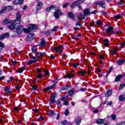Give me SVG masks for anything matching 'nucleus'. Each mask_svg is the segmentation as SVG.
I'll list each match as a JSON object with an SVG mask.
<instances>
[{
  "label": "nucleus",
  "instance_id": "f257e3e1",
  "mask_svg": "<svg viewBox=\"0 0 125 125\" xmlns=\"http://www.w3.org/2000/svg\"><path fill=\"white\" fill-rule=\"evenodd\" d=\"M16 32L17 34H19V35H21L22 34V32H23L24 33H29L30 32H32L33 30H37L38 29V26L35 24H30L29 25V26L28 28H24L22 25L20 26H17V28H16Z\"/></svg>",
  "mask_w": 125,
  "mask_h": 125
},
{
  "label": "nucleus",
  "instance_id": "f03ea898",
  "mask_svg": "<svg viewBox=\"0 0 125 125\" xmlns=\"http://www.w3.org/2000/svg\"><path fill=\"white\" fill-rule=\"evenodd\" d=\"M94 4H95V5H101V7L103 8H105L106 7L105 0H103V1H96L94 2Z\"/></svg>",
  "mask_w": 125,
  "mask_h": 125
},
{
  "label": "nucleus",
  "instance_id": "7ed1b4c3",
  "mask_svg": "<svg viewBox=\"0 0 125 125\" xmlns=\"http://www.w3.org/2000/svg\"><path fill=\"white\" fill-rule=\"evenodd\" d=\"M13 21L14 22H10V24H11L8 26V28L9 29H10V30H13V29H16V28H17V25H16V24H20V23H18L17 21Z\"/></svg>",
  "mask_w": 125,
  "mask_h": 125
},
{
  "label": "nucleus",
  "instance_id": "20e7f679",
  "mask_svg": "<svg viewBox=\"0 0 125 125\" xmlns=\"http://www.w3.org/2000/svg\"><path fill=\"white\" fill-rule=\"evenodd\" d=\"M13 7L11 6H8L6 7H4L2 10L0 11V13L2 14V13H4L5 11H9L13 9Z\"/></svg>",
  "mask_w": 125,
  "mask_h": 125
},
{
  "label": "nucleus",
  "instance_id": "39448f33",
  "mask_svg": "<svg viewBox=\"0 0 125 125\" xmlns=\"http://www.w3.org/2000/svg\"><path fill=\"white\" fill-rule=\"evenodd\" d=\"M34 38H35V34L33 33H30L26 37V41H27V42H32L34 39Z\"/></svg>",
  "mask_w": 125,
  "mask_h": 125
},
{
  "label": "nucleus",
  "instance_id": "423d86ee",
  "mask_svg": "<svg viewBox=\"0 0 125 125\" xmlns=\"http://www.w3.org/2000/svg\"><path fill=\"white\" fill-rule=\"evenodd\" d=\"M60 15H62V12H61V11L59 10H56L55 12L54 13V16L55 18H56V19H58Z\"/></svg>",
  "mask_w": 125,
  "mask_h": 125
},
{
  "label": "nucleus",
  "instance_id": "0eeeda50",
  "mask_svg": "<svg viewBox=\"0 0 125 125\" xmlns=\"http://www.w3.org/2000/svg\"><path fill=\"white\" fill-rule=\"evenodd\" d=\"M9 37V33H6L5 34H3L0 35V41H2L4 39H6V38H8Z\"/></svg>",
  "mask_w": 125,
  "mask_h": 125
},
{
  "label": "nucleus",
  "instance_id": "6e6552de",
  "mask_svg": "<svg viewBox=\"0 0 125 125\" xmlns=\"http://www.w3.org/2000/svg\"><path fill=\"white\" fill-rule=\"evenodd\" d=\"M114 27L112 26H109L106 30L107 34H115V32L113 31Z\"/></svg>",
  "mask_w": 125,
  "mask_h": 125
},
{
  "label": "nucleus",
  "instance_id": "1a4fd4ad",
  "mask_svg": "<svg viewBox=\"0 0 125 125\" xmlns=\"http://www.w3.org/2000/svg\"><path fill=\"white\" fill-rule=\"evenodd\" d=\"M21 20V14L18 12L17 13V19L15 21H17L18 24H20V21Z\"/></svg>",
  "mask_w": 125,
  "mask_h": 125
},
{
  "label": "nucleus",
  "instance_id": "9d476101",
  "mask_svg": "<svg viewBox=\"0 0 125 125\" xmlns=\"http://www.w3.org/2000/svg\"><path fill=\"white\" fill-rule=\"evenodd\" d=\"M43 6V4L42 3V2L39 1L38 2L37 5V11H40V9H42V6Z\"/></svg>",
  "mask_w": 125,
  "mask_h": 125
},
{
  "label": "nucleus",
  "instance_id": "9b49d317",
  "mask_svg": "<svg viewBox=\"0 0 125 125\" xmlns=\"http://www.w3.org/2000/svg\"><path fill=\"white\" fill-rule=\"evenodd\" d=\"M63 47V45H61L58 47H55L54 49L56 50V52H59V53H61L62 52L63 50H62V48Z\"/></svg>",
  "mask_w": 125,
  "mask_h": 125
},
{
  "label": "nucleus",
  "instance_id": "f8f14e48",
  "mask_svg": "<svg viewBox=\"0 0 125 125\" xmlns=\"http://www.w3.org/2000/svg\"><path fill=\"white\" fill-rule=\"evenodd\" d=\"M40 46H42V47H45V46H46V43L45 42V40H44V39L42 38L41 39V42L40 44H39Z\"/></svg>",
  "mask_w": 125,
  "mask_h": 125
},
{
  "label": "nucleus",
  "instance_id": "ddd939ff",
  "mask_svg": "<svg viewBox=\"0 0 125 125\" xmlns=\"http://www.w3.org/2000/svg\"><path fill=\"white\" fill-rule=\"evenodd\" d=\"M12 22H14V23H15V22L13 20L9 21V20H8V19H5L3 21V25L10 24V23H12Z\"/></svg>",
  "mask_w": 125,
  "mask_h": 125
},
{
  "label": "nucleus",
  "instance_id": "4468645a",
  "mask_svg": "<svg viewBox=\"0 0 125 125\" xmlns=\"http://www.w3.org/2000/svg\"><path fill=\"white\" fill-rule=\"evenodd\" d=\"M23 2H24V0H18V2L17 0H14L13 3V4H22Z\"/></svg>",
  "mask_w": 125,
  "mask_h": 125
},
{
  "label": "nucleus",
  "instance_id": "2eb2a0df",
  "mask_svg": "<svg viewBox=\"0 0 125 125\" xmlns=\"http://www.w3.org/2000/svg\"><path fill=\"white\" fill-rule=\"evenodd\" d=\"M83 14L84 16H88V15H90L89 9H85L83 11Z\"/></svg>",
  "mask_w": 125,
  "mask_h": 125
},
{
  "label": "nucleus",
  "instance_id": "dca6fc26",
  "mask_svg": "<svg viewBox=\"0 0 125 125\" xmlns=\"http://www.w3.org/2000/svg\"><path fill=\"white\" fill-rule=\"evenodd\" d=\"M124 62H125V59H122L121 60H119V61L117 62V65H118V66H121V65L123 64Z\"/></svg>",
  "mask_w": 125,
  "mask_h": 125
},
{
  "label": "nucleus",
  "instance_id": "f3484780",
  "mask_svg": "<svg viewBox=\"0 0 125 125\" xmlns=\"http://www.w3.org/2000/svg\"><path fill=\"white\" fill-rule=\"evenodd\" d=\"M112 92L113 91L111 89H109L108 90H107L105 95V97H109V96H111V95L112 94Z\"/></svg>",
  "mask_w": 125,
  "mask_h": 125
},
{
  "label": "nucleus",
  "instance_id": "a211bd4d",
  "mask_svg": "<svg viewBox=\"0 0 125 125\" xmlns=\"http://www.w3.org/2000/svg\"><path fill=\"white\" fill-rule=\"evenodd\" d=\"M75 76V74L74 73H72V72H71L70 73L68 74H66L65 76L64 77V78H68V79H72L73 77Z\"/></svg>",
  "mask_w": 125,
  "mask_h": 125
},
{
  "label": "nucleus",
  "instance_id": "6ab92c4d",
  "mask_svg": "<svg viewBox=\"0 0 125 125\" xmlns=\"http://www.w3.org/2000/svg\"><path fill=\"white\" fill-rule=\"evenodd\" d=\"M123 78V75H119L117 76V77L115 78L114 81L116 83H118V82H120L121 81V79Z\"/></svg>",
  "mask_w": 125,
  "mask_h": 125
},
{
  "label": "nucleus",
  "instance_id": "aec40b11",
  "mask_svg": "<svg viewBox=\"0 0 125 125\" xmlns=\"http://www.w3.org/2000/svg\"><path fill=\"white\" fill-rule=\"evenodd\" d=\"M67 15L69 18H70V19L73 20V19H75V15L74 14V13H73V12L68 13Z\"/></svg>",
  "mask_w": 125,
  "mask_h": 125
},
{
  "label": "nucleus",
  "instance_id": "412c9836",
  "mask_svg": "<svg viewBox=\"0 0 125 125\" xmlns=\"http://www.w3.org/2000/svg\"><path fill=\"white\" fill-rule=\"evenodd\" d=\"M103 43L104 45V46H108V45H109V40H108V39H106L104 40Z\"/></svg>",
  "mask_w": 125,
  "mask_h": 125
},
{
  "label": "nucleus",
  "instance_id": "4be33fe9",
  "mask_svg": "<svg viewBox=\"0 0 125 125\" xmlns=\"http://www.w3.org/2000/svg\"><path fill=\"white\" fill-rule=\"evenodd\" d=\"M54 8H55V5H52L50 7H48L45 9L46 12H49L50 10L53 9Z\"/></svg>",
  "mask_w": 125,
  "mask_h": 125
},
{
  "label": "nucleus",
  "instance_id": "5701e85b",
  "mask_svg": "<svg viewBox=\"0 0 125 125\" xmlns=\"http://www.w3.org/2000/svg\"><path fill=\"white\" fill-rule=\"evenodd\" d=\"M62 125H72V123L68 122L66 120H64L62 122Z\"/></svg>",
  "mask_w": 125,
  "mask_h": 125
},
{
  "label": "nucleus",
  "instance_id": "b1692460",
  "mask_svg": "<svg viewBox=\"0 0 125 125\" xmlns=\"http://www.w3.org/2000/svg\"><path fill=\"white\" fill-rule=\"evenodd\" d=\"M56 84L54 83L53 85L50 86L49 87H47L45 89L44 91H47V90H50V89H53L55 87V85Z\"/></svg>",
  "mask_w": 125,
  "mask_h": 125
},
{
  "label": "nucleus",
  "instance_id": "393cba45",
  "mask_svg": "<svg viewBox=\"0 0 125 125\" xmlns=\"http://www.w3.org/2000/svg\"><path fill=\"white\" fill-rule=\"evenodd\" d=\"M96 123L98 125H101V124H104V119H100L96 121Z\"/></svg>",
  "mask_w": 125,
  "mask_h": 125
},
{
  "label": "nucleus",
  "instance_id": "a878e982",
  "mask_svg": "<svg viewBox=\"0 0 125 125\" xmlns=\"http://www.w3.org/2000/svg\"><path fill=\"white\" fill-rule=\"evenodd\" d=\"M44 55V53L42 52H39L37 54H36V56H37V57H38V58H42L43 57Z\"/></svg>",
  "mask_w": 125,
  "mask_h": 125
},
{
  "label": "nucleus",
  "instance_id": "bb28decb",
  "mask_svg": "<svg viewBox=\"0 0 125 125\" xmlns=\"http://www.w3.org/2000/svg\"><path fill=\"white\" fill-rule=\"evenodd\" d=\"M75 122L77 125H80V124H81V122H82V118L81 117H78L76 119Z\"/></svg>",
  "mask_w": 125,
  "mask_h": 125
},
{
  "label": "nucleus",
  "instance_id": "cd10ccee",
  "mask_svg": "<svg viewBox=\"0 0 125 125\" xmlns=\"http://www.w3.org/2000/svg\"><path fill=\"white\" fill-rule=\"evenodd\" d=\"M37 50H38V48L36 46H34L31 48V51L33 53H35V52H37Z\"/></svg>",
  "mask_w": 125,
  "mask_h": 125
},
{
  "label": "nucleus",
  "instance_id": "c85d7f7f",
  "mask_svg": "<svg viewBox=\"0 0 125 125\" xmlns=\"http://www.w3.org/2000/svg\"><path fill=\"white\" fill-rule=\"evenodd\" d=\"M50 116V117H54V116H55L56 115V113H55V112L52 110H50L49 111Z\"/></svg>",
  "mask_w": 125,
  "mask_h": 125
},
{
  "label": "nucleus",
  "instance_id": "c756f323",
  "mask_svg": "<svg viewBox=\"0 0 125 125\" xmlns=\"http://www.w3.org/2000/svg\"><path fill=\"white\" fill-rule=\"evenodd\" d=\"M79 65H80V63H79V62H77L76 63H73V64H71V65L69 64V66H70L71 67L73 66V67L75 69H76V68H77L78 67V66H79Z\"/></svg>",
  "mask_w": 125,
  "mask_h": 125
},
{
  "label": "nucleus",
  "instance_id": "7c9ffc66",
  "mask_svg": "<svg viewBox=\"0 0 125 125\" xmlns=\"http://www.w3.org/2000/svg\"><path fill=\"white\" fill-rule=\"evenodd\" d=\"M78 5V2L77 1H74L72 5H71V8H74Z\"/></svg>",
  "mask_w": 125,
  "mask_h": 125
},
{
  "label": "nucleus",
  "instance_id": "2f4dec72",
  "mask_svg": "<svg viewBox=\"0 0 125 125\" xmlns=\"http://www.w3.org/2000/svg\"><path fill=\"white\" fill-rule=\"evenodd\" d=\"M38 60H30L27 62V65H31V64H33V63H36Z\"/></svg>",
  "mask_w": 125,
  "mask_h": 125
},
{
  "label": "nucleus",
  "instance_id": "473e14b6",
  "mask_svg": "<svg viewBox=\"0 0 125 125\" xmlns=\"http://www.w3.org/2000/svg\"><path fill=\"white\" fill-rule=\"evenodd\" d=\"M25 66L20 68L18 70V72L20 73H22V72L25 70Z\"/></svg>",
  "mask_w": 125,
  "mask_h": 125
},
{
  "label": "nucleus",
  "instance_id": "72a5a7b5",
  "mask_svg": "<svg viewBox=\"0 0 125 125\" xmlns=\"http://www.w3.org/2000/svg\"><path fill=\"white\" fill-rule=\"evenodd\" d=\"M4 48V44L0 42V51H1Z\"/></svg>",
  "mask_w": 125,
  "mask_h": 125
},
{
  "label": "nucleus",
  "instance_id": "f704fd0d",
  "mask_svg": "<svg viewBox=\"0 0 125 125\" xmlns=\"http://www.w3.org/2000/svg\"><path fill=\"white\" fill-rule=\"evenodd\" d=\"M4 48V44L0 42V51H1Z\"/></svg>",
  "mask_w": 125,
  "mask_h": 125
},
{
  "label": "nucleus",
  "instance_id": "c9c22d12",
  "mask_svg": "<svg viewBox=\"0 0 125 125\" xmlns=\"http://www.w3.org/2000/svg\"><path fill=\"white\" fill-rule=\"evenodd\" d=\"M5 92L6 94H8V93H10V88L5 87Z\"/></svg>",
  "mask_w": 125,
  "mask_h": 125
},
{
  "label": "nucleus",
  "instance_id": "e433bc0d",
  "mask_svg": "<svg viewBox=\"0 0 125 125\" xmlns=\"http://www.w3.org/2000/svg\"><path fill=\"white\" fill-rule=\"evenodd\" d=\"M113 69H114V68L112 67H110L109 68V69L107 72V74L106 75V78L108 77V76H109V75L110 74V73H111L112 72V71H113Z\"/></svg>",
  "mask_w": 125,
  "mask_h": 125
},
{
  "label": "nucleus",
  "instance_id": "4c0bfd02",
  "mask_svg": "<svg viewBox=\"0 0 125 125\" xmlns=\"http://www.w3.org/2000/svg\"><path fill=\"white\" fill-rule=\"evenodd\" d=\"M119 99H120V100H121V101H125V95L120 96V97H119Z\"/></svg>",
  "mask_w": 125,
  "mask_h": 125
},
{
  "label": "nucleus",
  "instance_id": "58836bf2",
  "mask_svg": "<svg viewBox=\"0 0 125 125\" xmlns=\"http://www.w3.org/2000/svg\"><path fill=\"white\" fill-rule=\"evenodd\" d=\"M125 83H121L120 85V87H119V90H122V89H123V88H124V87H125Z\"/></svg>",
  "mask_w": 125,
  "mask_h": 125
},
{
  "label": "nucleus",
  "instance_id": "ea45409f",
  "mask_svg": "<svg viewBox=\"0 0 125 125\" xmlns=\"http://www.w3.org/2000/svg\"><path fill=\"white\" fill-rule=\"evenodd\" d=\"M77 4H82L84 2V0H77Z\"/></svg>",
  "mask_w": 125,
  "mask_h": 125
},
{
  "label": "nucleus",
  "instance_id": "a19ab883",
  "mask_svg": "<svg viewBox=\"0 0 125 125\" xmlns=\"http://www.w3.org/2000/svg\"><path fill=\"white\" fill-rule=\"evenodd\" d=\"M123 4H124V0H120V1L117 3V5H118V6L123 5Z\"/></svg>",
  "mask_w": 125,
  "mask_h": 125
},
{
  "label": "nucleus",
  "instance_id": "79ce46f5",
  "mask_svg": "<svg viewBox=\"0 0 125 125\" xmlns=\"http://www.w3.org/2000/svg\"><path fill=\"white\" fill-rule=\"evenodd\" d=\"M55 102H56V101H55V99H54V98H52L50 100V105H51V104H53V103H55Z\"/></svg>",
  "mask_w": 125,
  "mask_h": 125
},
{
  "label": "nucleus",
  "instance_id": "37998d69",
  "mask_svg": "<svg viewBox=\"0 0 125 125\" xmlns=\"http://www.w3.org/2000/svg\"><path fill=\"white\" fill-rule=\"evenodd\" d=\"M84 16L83 15H81L78 16V20H82L83 19Z\"/></svg>",
  "mask_w": 125,
  "mask_h": 125
},
{
  "label": "nucleus",
  "instance_id": "c03bdc74",
  "mask_svg": "<svg viewBox=\"0 0 125 125\" xmlns=\"http://www.w3.org/2000/svg\"><path fill=\"white\" fill-rule=\"evenodd\" d=\"M78 73L80 74V75H84V74H85V73H86V71L85 70H82L81 71H79Z\"/></svg>",
  "mask_w": 125,
  "mask_h": 125
},
{
  "label": "nucleus",
  "instance_id": "a18cd8bd",
  "mask_svg": "<svg viewBox=\"0 0 125 125\" xmlns=\"http://www.w3.org/2000/svg\"><path fill=\"white\" fill-rule=\"evenodd\" d=\"M73 94H74V91L73 90V89H72L68 92V94L69 95V96H72V95H73Z\"/></svg>",
  "mask_w": 125,
  "mask_h": 125
},
{
  "label": "nucleus",
  "instance_id": "49530a36",
  "mask_svg": "<svg viewBox=\"0 0 125 125\" xmlns=\"http://www.w3.org/2000/svg\"><path fill=\"white\" fill-rule=\"evenodd\" d=\"M97 25H98L99 26H101L102 25V22L100 20H98L96 22Z\"/></svg>",
  "mask_w": 125,
  "mask_h": 125
},
{
  "label": "nucleus",
  "instance_id": "de8ad7c7",
  "mask_svg": "<svg viewBox=\"0 0 125 125\" xmlns=\"http://www.w3.org/2000/svg\"><path fill=\"white\" fill-rule=\"evenodd\" d=\"M55 97H56V94L53 93L52 95L50 97V99H51L52 98L55 99Z\"/></svg>",
  "mask_w": 125,
  "mask_h": 125
},
{
  "label": "nucleus",
  "instance_id": "09e8293b",
  "mask_svg": "<svg viewBox=\"0 0 125 125\" xmlns=\"http://www.w3.org/2000/svg\"><path fill=\"white\" fill-rule=\"evenodd\" d=\"M117 51H118V48H116L115 49H114L113 51L112 54L113 55H116V52H117Z\"/></svg>",
  "mask_w": 125,
  "mask_h": 125
},
{
  "label": "nucleus",
  "instance_id": "8fccbe9b",
  "mask_svg": "<svg viewBox=\"0 0 125 125\" xmlns=\"http://www.w3.org/2000/svg\"><path fill=\"white\" fill-rule=\"evenodd\" d=\"M43 76L42 74H38V75L37 76V78L38 79H42V78H43Z\"/></svg>",
  "mask_w": 125,
  "mask_h": 125
},
{
  "label": "nucleus",
  "instance_id": "3c124183",
  "mask_svg": "<svg viewBox=\"0 0 125 125\" xmlns=\"http://www.w3.org/2000/svg\"><path fill=\"white\" fill-rule=\"evenodd\" d=\"M58 30V26H55L53 28H52V32H54Z\"/></svg>",
  "mask_w": 125,
  "mask_h": 125
},
{
  "label": "nucleus",
  "instance_id": "603ef678",
  "mask_svg": "<svg viewBox=\"0 0 125 125\" xmlns=\"http://www.w3.org/2000/svg\"><path fill=\"white\" fill-rule=\"evenodd\" d=\"M68 98L67 99V100L65 101L63 103V105L68 106L69 103L68 102Z\"/></svg>",
  "mask_w": 125,
  "mask_h": 125
},
{
  "label": "nucleus",
  "instance_id": "864d4df0",
  "mask_svg": "<svg viewBox=\"0 0 125 125\" xmlns=\"http://www.w3.org/2000/svg\"><path fill=\"white\" fill-rule=\"evenodd\" d=\"M76 26H79V27H81V26H82V23L80 22V21H78L76 22Z\"/></svg>",
  "mask_w": 125,
  "mask_h": 125
},
{
  "label": "nucleus",
  "instance_id": "5fc2aeb1",
  "mask_svg": "<svg viewBox=\"0 0 125 125\" xmlns=\"http://www.w3.org/2000/svg\"><path fill=\"white\" fill-rule=\"evenodd\" d=\"M32 88L34 90H37L38 89V86L36 84H35L32 86Z\"/></svg>",
  "mask_w": 125,
  "mask_h": 125
},
{
  "label": "nucleus",
  "instance_id": "6e6d98bb",
  "mask_svg": "<svg viewBox=\"0 0 125 125\" xmlns=\"http://www.w3.org/2000/svg\"><path fill=\"white\" fill-rule=\"evenodd\" d=\"M68 114H69V110L67 109L64 112V115H65V116H68Z\"/></svg>",
  "mask_w": 125,
  "mask_h": 125
},
{
  "label": "nucleus",
  "instance_id": "4d7b16f0",
  "mask_svg": "<svg viewBox=\"0 0 125 125\" xmlns=\"http://www.w3.org/2000/svg\"><path fill=\"white\" fill-rule=\"evenodd\" d=\"M116 125H125V122H120L117 123Z\"/></svg>",
  "mask_w": 125,
  "mask_h": 125
},
{
  "label": "nucleus",
  "instance_id": "13d9d810",
  "mask_svg": "<svg viewBox=\"0 0 125 125\" xmlns=\"http://www.w3.org/2000/svg\"><path fill=\"white\" fill-rule=\"evenodd\" d=\"M68 4H69V3H65V4L62 5L63 8H66V7H67Z\"/></svg>",
  "mask_w": 125,
  "mask_h": 125
},
{
  "label": "nucleus",
  "instance_id": "bf43d9fd",
  "mask_svg": "<svg viewBox=\"0 0 125 125\" xmlns=\"http://www.w3.org/2000/svg\"><path fill=\"white\" fill-rule=\"evenodd\" d=\"M61 103V101H57V105H58V106H59V107H61V104H60Z\"/></svg>",
  "mask_w": 125,
  "mask_h": 125
},
{
  "label": "nucleus",
  "instance_id": "052dcab7",
  "mask_svg": "<svg viewBox=\"0 0 125 125\" xmlns=\"http://www.w3.org/2000/svg\"><path fill=\"white\" fill-rule=\"evenodd\" d=\"M43 120V117L42 116H41L40 118L38 119L39 122H41Z\"/></svg>",
  "mask_w": 125,
  "mask_h": 125
},
{
  "label": "nucleus",
  "instance_id": "680f3d73",
  "mask_svg": "<svg viewBox=\"0 0 125 125\" xmlns=\"http://www.w3.org/2000/svg\"><path fill=\"white\" fill-rule=\"evenodd\" d=\"M120 17L121 16L120 15H117L115 16L114 19H119V18H120Z\"/></svg>",
  "mask_w": 125,
  "mask_h": 125
},
{
  "label": "nucleus",
  "instance_id": "e2e57ef3",
  "mask_svg": "<svg viewBox=\"0 0 125 125\" xmlns=\"http://www.w3.org/2000/svg\"><path fill=\"white\" fill-rule=\"evenodd\" d=\"M65 97H66L65 96H63V97L61 98V100H62V101H65Z\"/></svg>",
  "mask_w": 125,
  "mask_h": 125
},
{
  "label": "nucleus",
  "instance_id": "0e129e2a",
  "mask_svg": "<svg viewBox=\"0 0 125 125\" xmlns=\"http://www.w3.org/2000/svg\"><path fill=\"white\" fill-rule=\"evenodd\" d=\"M80 90H81V91H86V89L85 88H80Z\"/></svg>",
  "mask_w": 125,
  "mask_h": 125
},
{
  "label": "nucleus",
  "instance_id": "69168bd1",
  "mask_svg": "<svg viewBox=\"0 0 125 125\" xmlns=\"http://www.w3.org/2000/svg\"><path fill=\"white\" fill-rule=\"evenodd\" d=\"M111 119H112V120H115L116 119V115H113L111 116Z\"/></svg>",
  "mask_w": 125,
  "mask_h": 125
},
{
  "label": "nucleus",
  "instance_id": "338daca9",
  "mask_svg": "<svg viewBox=\"0 0 125 125\" xmlns=\"http://www.w3.org/2000/svg\"><path fill=\"white\" fill-rule=\"evenodd\" d=\"M45 73V75H49V72L48 71V70H45L44 71Z\"/></svg>",
  "mask_w": 125,
  "mask_h": 125
},
{
  "label": "nucleus",
  "instance_id": "774afa93",
  "mask_svg": "<svg viewBox=\"0 0 125 125\" xmlns=\"http://www.w3.org/2000/svg\"><path fill=\"white\" fill-rule=\"evenodd\" d=\"M125 42H124L123 43H121V47H123L124 48V46H125Z\"/></svg>",
  "mask_w": 125,
  "mask_h": 125
}]
</instances>
